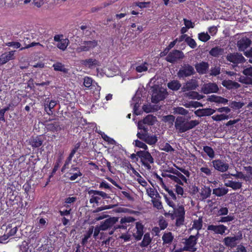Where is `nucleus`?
I'll return each instance as SVG.
<instances>
[{
  "label": "nucleus",
  "mask_w": 252,
  "mask_h": 252,
  "mask_svg": "<svg viewBox=\"0 0 252 252\" xmlns=\"http://www.w3.org/2000/svg\"><path fill=\"white\" fill-rule=\"evenodd\" d=\"M199 124L197 120L188 121L184 117H178L175 121V128L178 133H182L194 128Z\"/></svg>",
  "instance_id": "nucleus-1"
},
{
  "label": "nucleus",
  "mask_w": 252,
  "mask_h": 252,
  "mask_svg": "<svg viewBox=\"0 0 252 252\" xmlns=\"http://www.w3.org/2000/svg\"><path fill=\"white\" fill-rule=\"evenodd\" d=\"M137 156L140 158L142 164L148 170L151 169L150 163H153L154 159L151 154L147 151H139L136 153Z\"/></svg>",
  "instance_id": "nucleus-2"
},
{
  "label": "nucleus",
  "mask_w": 252,
  "mask_h": 252,
  "mask_svg": "<svg viewBox=\"0 0 252 252\" xmlns=\"http://www.w3.org/2000/svg\"><path fill=\"white\" fill-rule=\"evenodd\" d=\"M198 234V233L196 236L190 235L189 238L184 239V241L182 242V243L184 245V247L182 249L183 251L190 252H194L196 251L197 249L195 246L197 244L198 239L197 235Z\"/></svg>",
  "instance_id": "nucleus-3"
},
{
  "label": "nucleus",
  "mask_w": 252,
  "mask_h": 252,
  "mask_svg": "<svg viewBox=\"0 0 252 252\" xmlns=\"http://www.w3.org/2000/svg\"><path fill=\"white\" fill-rule=\"evenodd\" d=\"M137 137L145 143L150 145H155L158 141V138L156 135H151L147 132L138 131L136 134Z\"/></svg>",
  "instance_id": "nucleus-4"
},
{
  "label": "nucleus",
  "mask_w": 252,
  "mask_h": 252,
  "mask_svg": "<svg viewBox=\"0 0 252 252\" xmlns=\"http://www.w3.org/2000/svg\"><path fill=\"white\" fill-rule=\"evenodd\" d=\"M195 73L194 68L191 65L184 64L177 72V76L180 79H184L186 77L190 76Z\"/></svg>",
  "instance_id": "nucleus-5"
},
{
  "label": "nucleus",
  "mask_w": 252,
  "mask_h": 252,
  "mask_svg": "<svg viewBox=\"0 0 252 252\" xmlns=\"http://www.w3.org/2000/svg\"><path fill=\"white\" fill-rule=\"evenodd\" d=\"M185 57L183 52L178 50H174L169 52L165 58V60L170 63H175Z\"/></svg>",
  "instance_id": "nucleus-6"
},
{
  "label": "nucleus",
  "mask_w": 252,
  "mask_h": 252,
  "mask_svg": "<svg viewBox=\"0 0 252 252\" xmlns=\"http://www.w3.org/2000/svg\"><path fill=\"white\" fill-rule=\"evenodd\" d=\"M97 45V41L94 40L92 41H84L79 46L76 48V51L77 53L89 51L90 50L96 47Z\"/></svg>",
  "instance_id": "nucleus-7"
},
{
  "label": "nucleus",
  "mask_w": 252,
  "mask_h": 252,
  "mask_svg": "<svg viewBox=\"0 0 252 252\" xmlns=\"http://www.w3.org/2000/svg\"><path fill=\"white\" fill-rule=\"evenodd\" d=\"M198 81L194 77L188 80L184 83L181 88L182 92H186L192 90H195L198 87Z\"/></svg>",
  "instance_id": "nucleus-8"
},
{
  "label": "nucleus",
  "mask_w": 252,
  "mask_h": 252,
  "mask_svg": "<svg viewBox=\"0 0 252 252\" xmlns=\"http://www.w3.org/2000/svg\"><path fill=\"white\" fill-rule=\"evenodd\" d=\"M211 163L214 169L220 172H225L229 168V164L220 159L213 160Z\"/></svg>",
  "instance_id": "nucleus-9"
},
{
  "label": "nucleus",
  "mask_w": 252,
  "mask_h": 252,
  "mask_svg": "<svg viewBox=\"0 0 252 252\" xmlns=\"http://www.w3.org/2000/svg\"><path fill=\"white\" fill-rule=\"evenodd\" d=\"M226 60L235 64L241 63L245 61V58L242 54L238 53H230L226 56Z\"/></svg>",
  "instance_id": "nucleus-10"
},
{
  "label": "nucleus",
  "mask_w": 252,
  "mask_h": 252,
  "mask_svg": "<svg viewBox=\"0 0 252 252\" xmlns=\"http://www.w3.org/2000/svg\"><path fill=\"white\" fill-rule=\"evenodd\" d=\"M118 218L117 217H110L106 219L104 221L100 222V229L102 231H105L110 229L113 226H115V224L118 222Z\"/></svg>",
  "instance_id": "nucleus-11"
},
{
  "label": "nucleus",
  "mask_w": 252,
  "mask_h": 252,
  "mask_svg": "<svg viewBox=\"0 0 252 252\" xmlns=\"http://www.w3.org/2000/svg\"><path fill=\"white\" fill-rule=\"evenodd\" d=\"M33 39H34V36L32 33L27 34L26 36H24L23 41L24 42L25 46L21 48L20 50H22L24 49L29 48L36 45L42 47H44L43 45L41 44L39 42H31L32 40Z\"/></svg>",
  "instance_id": "nucleus-12"
},
{
  "label": "nucleus",
  "mask_w": 252,
  "mask_h": 252,
  "mask_svg": "<svg viewBox=\"0 0 252 252\" xmlns=\"http://www.w3.org/2000/svg\"><path fill=\"white\" fill-rule=\"evenodd\" d=\"M219 90L217 85L215 83H209L204 84L201 91L205 94L217 93Z\"/></svg>",
  "instance_id": "nucleus-13"
},
{
  "label": "nucleus",
  "mask_w": 252,
  "mask_h": 252,
  "mask_svg": "<svg viewBox=\"0 0 252 252\" xmlns=\"http://www.w3.org/2000/svg\"><path fill=\"white\" fill-rule=\"evenodd\" d=\"M227 229V227L223 224H220L218 225L211 224L209 225L207 227L208 230L212 231L215 234L220 235H223Z\"/></svg>",
  "instance_id": "nucleus-14"
},
{
  "label": "nucleus",
  "mask_w": 252,
  "mask_h": 252,
  "mask_svg": "<svg viewBox=\"0 0 252 252\" xmlns=\"http://www.w3.org/2000/svg\"><path fill=\"white\" fill-rule=\"evenodd\" d=\"M173 213H170V211L168 212H165L164 213V215L165 216H171L173 219H174V217H185V209L184 207L182 206H179L178 208H176L174 207L173 208Z\"/></svg>",
  "instance_id": "nucleus-15"
},
{
  "label": "nucleus",
  "mask_w": 252,
  "mask_h": 252,
  "mask_svg": "<svg viewBox=\"0 0 252 252\" xmlns=\"http://www.w3.org/2000/svg\"><path fill=\"white\" fill-rule=\"evenodd\" d=\"M239 240L238 236L226 237L223 239V243L225 246L230 248L231 249L235 247L238 243L237 241Z\"/></svg>",
  "instance_id": "nucleus-16"
},
{
  "label": "nucleus",
  "mask_w": 252,
  "mask_h": 252,
  "mask_svg": "<svg viewBox=\"0 0 252 252\" xmlns=\"http://www.w3.org/2000/svg\"><path fill=\"white\" fill-rule=\"evenodd\" d=\"M50 123H47L45 125V127L49 131L52 132H58L62 129L60 123L59 121H53L49 120Z\"/></svg>",
  "instance_id": "nucleus-17"
},
{
  "label": "nucleus",
  "mask_w": 252,
  "mask_h": 252,
  "mask_svg": "<svg viewBox=\"0 0 252 252\" xmlns=\"http://www.w3.org/2000/svg\"><path fill=\"white\" fill-rule=\"evenodd\" d=\"M209 63L205 62H201L195 64L196 71L200 74H206L209 69Z\"/></svg>",
  "instance_id": "nucleus-18"
},
{
  "label": "nucleus",
  "mask_w": 252,
  "mask_h": 252,
  "mask_svg": "<svg viewBox=\"0 0 252 252\" xmlns=\"http://www.w3.org/2000/svg\"><path fill=\"white\" fill-rule=\"evenodd\" d=\"M43 141V137L41 135H39L31 137L29 140V143L33 148H36L41 146Z\"/></svg>",
  "instance_id": "nucleus-19"
},
{
  "label": "nucleus",
  "mask_w": 252,
  "mask_h": 252,
  "mask_svg": "<svg viewBox=\"0 0 252 252\" xmlns=\"http://www.w3.org/2000/svg\"><path fill=\"white\" fill-rule=\"evenodd\" d=\"M165 98V94L161 91L153 90L152 94V101L157 103Z\"/></svg>",
  "instance_id": "nucleus-20"
},
{
  "label": "nucleus",
  "mask_w": 252,
  "mask_h": 252,
  "mask_svg": "<svg viewBox=\"0 0 252 252\" xmlns=\"http://www.w3.org/2000/svg\"><path fill=\"white\" fill-rule=\"evenodd\" d=\"M14 52L15 51H11L2 54L0 56V64H4L10 60H13L14 59Z\"/></svg>",
  "instance_id": "nucleus-21"
},
{
  "label": "nucleus",
  "mask_w": 252,
  "mask_h": 252,
  "mask_svg": "<svg viewBox=\"0 0 252 252\" xmlns=\"http://www.w3.org/2000/svg\"><path fill=\"white\" fill-rule=\"evenodd\" d=\"M252 43L251 40L247 37H243L237 42V46L240 51H244L249 47Z\"/></svg>",
  "instance_id": "nucleus-22"
},
{
  "label": "nucleus",
  "mask_w": 252,
  "mask_h": 252,
  "mask_svg": "<svg viewBox=\"0 0 252 252\" xmlns=\"http://www.w3.org/2000/svg\"><path fill=\"white\" fill-rule=\"evenodd\" d=\"M216 110L211 108L199 109L195 111V114L199 117L208 116L212 115Z\"/></svg>",
  "instance_id": "nucleus-23"
},
{
  "label": "nucleus",
  "mask_w": 252,
  "mask_h": 252,
  "mask_svg": "<svg viewBox=\"0 0 252 252\" xmlns=\"http://www.w3.org/2000/svg\"><path fill=\"white\" fill-rule=\"evenodd\" d=\"M141 104V98L139 96L137 95H135L131 100V105L133 106V113L136 115H138L140 114V113L137 112L138 109L140 106V104Z\"/></svg>",
  "instance_id": "nucleus-24"
},
{
  "label": "nucleus",
  "mask_w": 252,
  "mask_h": 252,
  "mask_svg": "<svg viewBox=\"0 0 252 252\" xmlns=\"http://www.w3.org/2000/svg\"><path fill=\"white\" fill-rule=\"evenodd\" d=\"M136 232L133 234L135 239L139 241L141 239L143 235V225L140 222H136Z\"/></svg>",
  "instance_id": "nucleus-25"
},
{
  "label": "nucleus",
  "mask_w": 252,
  "mask_h": 252,
  "mask_svg": "<svg viewBox=\"0 0 252 252\" xmlns=\"http://www.w3.org/2000/svg\"><path fill=\"white\" fill-rule=\"evenodd\" d=\"M222 85L223 87L229 90L236 89L241 87L238 83L230 80H223L222 82Z\"/></svg>",
  "instance_id": "nucleus-26"
},
{
  "label": "nucleus",
  "mask_w": 252,
  "mask_h": 252,
  "mask_svg": "<svg viewBox=\"0 0 252 252\" xmlns=\"http://www.w3.org/2000/svg\"><path fill=\"white\" fill-rule=\"evenodd\" d=\"M81 63L86 67L92 68L98 65L99 62L96 59L90 58L81 61Z\"/></svg>",
  "instance_id": "nucleus-27"
},
{
  "label": "nucleus",
  "mask_w": 252,
  "mask_h": 252,
  "mask_svg": "<svg viewBox=\"0 0 252 252\" xmlns=\"http://www.w3.org/2000/svg\"><path fill=\"white\" fill-rule=\"evenodd\" d=\"M224 186L232 188L234 190H237L241 188L242 184L239 182L228 181L224 183Z\"/></svg>",
  "instance_id": "nucleus-28"
},
{
  "label": "nucleus",
  "mask_w": 252,
  "mask_h": 252,
  "mask_svg": "<svg viewBox=\"0 0 252 252\" xmlns=\"http://www.w3.org/2000/svg\"><path fill=\"white\" fill-rule=\"evenodd\" d=\"M224 53V49L220 47H215L211 49L209 51V54L214 57H218L222 55Z\"/></svg>",
  "instance_id": "nucleus-29"
},
{
  "label": "nucleus",
  "mask_w": 252,
  "mask_h": 252,
  "mask_svg": "<svg viewBox=\"0 0 252 252\" xmlns=\"http://www.w3.org/2000/svg\"><path fill=\"white\" fill-rule=\"evenodd\" d=\"M200 176L202 177L211 176L212 175V169L210 168L207 165H205L200 168Z\"/></svg>",
  "instance_id": "nucleus-30"
},
{
  "label": "nucleus",
  "mask_w": 252,
  "mask_h": 252,
  "mask_svg": "<svg viewBox=\"0 0 252 252\" xmlns=\"http://www.w3.org/2000/svg\"><path fill=\"white\" fill-rule=\"evenodd\" d=\"M228 191V189L227 188H218L213 189V193L217 196L220 197L227 194Z\"/></svg>",
  "instance_id": "nucleus-31"
},
{
  "label": "nucleus",
  "mask_w": 252,
  "mask_h": 252,
  "mask_svg": "<svg viewBox=\"0 0 252 252\" xmlns=\"http://www.w3.org/2000/svg\"><path fill=\"white\" fill-rule=\"evenodd\" d=\"M147 126H153L157 121L156 116L152 115H148L142 120Z\"/></svg>",
  "instance_id": "nucleus-32"
},
{
  "label": "nucleus",
  "mask_w": 252,
  "mask_h": 252,
  "mask_svg": "<svg viewBox=\"0 0 252 252\" xmlns=\"http://www.w3.org/2000/svg\"><path fill=\"white\" fill-rule=\"evenodd\" d=\"M200 194L202 200L209 197L211 194V189L209 187L204 186L200 191Z\"/></svg>",
  "instance_id": "nucleus-33"
},
{
  "label": "nucleus",
  "mask_w": 252,
  "mask_h": 252,
  "mask_svg": "<svg viewBox=\"0 0 252 252\" xmlns=\"http://www.w3.org/2000/svg\"><path fill=\"white\" fill-rule=\"evenodd\" d=\"M181 84L178 80H173L167 84L168 87L173 91H178L181 87Z\"/></svg>",
  "instance_id": "nucleus-34"
},
{
  "label": "nucleus",
  "mask_w": 252,
  "mask_h": 252,
  "mask_svg": "<svg viewBox=\"0 0 252 252\" xmlns=\"http://www.w3.org/2000/svg\"><path fill=\"white\" fill-rule=\"evenodd\" d=\"M166 171L176 175V176L179 177L180 179H182L183 181H184L186 183H187V179L184 175H183L181 172H180L177 170L174 169L173 168H170L169 170H167Z\"/></svg>",
  "instance_id": "nucleus-35"
},
{
  "label": "nucleus",
  "mask_w": 252,
  "mask_h": 252,
  "mask_svg": "<svg viewBox=\"0 0 252 252\" xmlns=\"http://www.w3.org/2000/svg\"><path fill=\"white\" fill-rule=\"evenodd\" d=\"M152 239L150 237V234L149 233H146L144 235V238L140 244L141 247H145L149 245L151 242Z\"/></svg>",
  "instance_id": "nucleus-36"
},
{
  "label": "nucleus",
  "mask_w": 252,
  "mask_h": 252,
  "mask_svg": "<svg viewBox=\"0 0 252 252\" xmlns=\"http://www.w3.org/2000/svg\"><path fill=\"white\" fill-rule=\"evenodd\" d=\"M69 44V40L67 38H64L62 39L59 43H57L56 44L57 47L62 51H64Z\"/></svg>",
  "instance_id": "nucleus-37"
},
{
  "label": "nucleus",
  "mask_w": 252,
  "mask_h": 252,
  "mask_svg": "<svg viewBox=\"0 0 252 252\" xmlns=\"http://www.w3.org/2000/svg\"><path fill=\"white\" fill-rule=\"evenodd\" d=\"M177 42V39H175L172 42H171L169 45L164 50V51L160 53V56L162 57L167 55L169 50L175 46Z\"/></svg>",
  "instance_id": "nucleus-38"
},
{
  "label": "nucleus",
  "mask_w": 252,
  "mask_h": 252,
  "mask_svg": "<svg viewBox=\"0 0 252 252\" xmlns=\"http://www.w3.org/2000/svg\"><path fill=\"white\" fill-rule=\"evenodd\" d=\"M173 113L174 114H180L182 115H187L189 111L182 107H174L173 109Z\"/></svg>",
  "instance_id": "nucleus-39"
},
{
  "label": "nucleus",
  "mask_w": 252,
  "mask_h": 252,
  "mask_svg": "<svg viewBox=\"0 0 252 252\" xmlns=\"http://www.w3.org/2000/svg\"><path fill=\"white\" fill-rule=\"evenodd\" d=\"M93 232H94V226H92L89 228L86 234L84 235V238L82 239V244L84 245L87 242L88 240L91 237V235L93 233Z\"/></svg>",
  "instance_id": "nucleus-40"
},
{
  "label": "nucleus",
  "mask_w": 252,
  "mask_h": 252,
  "mask_svg": "<svg viewBox=\"0 0 252 252\" xmlns=\"http://www.w3.org/2000/svg\"><path fill=\"white\" fill-rule=\"evenodd\" d=\"M162 239L164 243L170 244L173 241V237L172 235V233L171 232H168L164 234V235L162 236Z\"/></svg>",
  "instance_id": "nucleus-41"
},
{
  "label": "nucleus",
  "mask_w": 252,
  "mask_h": 252,
  "mask_svg": "<svg viewBox=\"0 0 252 252\" xmlns=\"http://www.w3.org/2000/svg\"><path fill=\"white\" fill-rule=\"evenodd\" d=\"M220 73V65H216L214 67H211L210 69V76H216Z\"/></svg>",
  "instance_id": "nucleus-42"
},
{
  "label": "nucleus",
  "mask_w": 252,
  "mask_h": 252,
  "mask_svg": "<svg viewBox=\"0 0 252 252\" xmlns=\"http://www.w3.org/2000/svg\"><path fill=\"white\" fill-rule=\"evenodd\" d=\"M135 220V219L132 217L128 216V217H124L121 218L120 220V223H124L126 225L128 226L130 222H133Z\"/></svg>",
  "instance_id": "nucleus-43"
},
{
  "label": "nucleus",
  "mask_w": 252,
  "mask_h": 252,
  "mask_svg": "<svg viewBox=\"0 0 252 252\" xmlns=\"http://www.w3.org/2000/svg\"><path fill=\"white\" fill-rule=\"evenodd\" d=\"M203 150L210 158H213L215 157V152L211 147L207 146H204Z\"/></svg>",
  "instance_id": "nucleus-44"
},
{
  "label": "nucleus",
  "mask_w": 252,
  "mask_h": 252,
  "mask_svg": "<svg viewBox=\"0 0 252 252\" xmlns=\"http://www.w3.org/2000/svg\"><path fill=\"white\" fill-rule=\"evenodd\" d=\"M53 67L56 71H60L64 73L67 72V69L64 67V65L60 63H57L54 64Z\"/></svg>",
  "instance_id": "nucleus-45"
},
{
  "label": "nucleus",
  "mask_w": 252,
  "mask_h": 252,
  "mask_svg": "<svg viewBox=\"0 0 252 252\" xmlns=\"http://www.w3.org/2000/svg\"><path fill=\"white\" fill-rule=\"evenodd\" d=\"M133 144L135 147L143 149L144 150V151H146L148 149V146L143 141H141L138 139L135 140L133 141Z\"/></svg>",
  "instance_id": "nucleus-46"
},
{
  "label": "nucleus",
  "mask_w": 252,
  "mask_h": 252,
  "mask_svg": "<svg viewBox=\"0 0 252 252\" xmlns=\"http://www.w3.org/2000/svg\"><path fill=\"white\" fill-rule=\"evenodd\" d=\"M147 124H146L143 120L139 121L137 124V127L138 129H140L143 132H147L148 131L149 129L147 126Z\"/></svg>",
  "instance_id": "nucleus-47"
},
{
  "label": "nucleus",
  "mask_w": 252,
  "mask_h": 252,
  "mask_svg": "<svg viewBox=\"0 0 252 252\" xmlns=\"http://www.w3.org/2000/svg\"><path fill=\"white\" fill-rule=\"evenodd\" d=\"M212 119L215 121H220L228 119L229 116L225 114L214 115L212 117Z\"/></svg>",
  "instance_id": "nucleus-48"
},
{
  "label": "nucleus",
  "mask_w": 252,
  "mask_h": 252,
  "mask_svg": "<svg viewBox=\"0 0 252 252\" xmlns=\"http://www.w3.org/2000/svg\"><path fill=\"white\" fill-rule=\"evenodd\" d=\"M202 219L201 218H199L197 220L193 221V224L192 227L199 230L202 228Z\"/></svg>",
  "instance_id": "nucleus-49"
},
{
  "label": "nucleus",
  "mask_w": 252,
  "mask_h": 252,
  "mask_svg": "<svg viewBox=\"0 0 252 252\" xmlns=\"http://www.w3.org/2000/svg\"><path fill=\"white\" fill-rule=\"evenodd\" d=\"M239 81L246 85H252V77L247 76L241 77Z\"/></svg>",
  "instance_id": "nucleus-50"
},
{
  "label": "nucleus",
  "mask_w": 252,
  "mask_h": 252,
  "mask_svg": "<svg viewBox=\"0 0 252 252\" xmlns=\"http://www.w3.org/2000/svg\"><path fill=\"white\" fill-rule=\"evenodd\" d=\"M163 120L165 122H167L171 125H173V123L176 120L175 116L172 115H169L164 116L163 117Z\"/></svg>",
  "instance_id": "nucleus-51"
},
{
  "label": "nucleus",
  "mask_w": 252,
  "mask_h": 252,
  "mask_svg": "<svg viewBox=\"0 0 252 252\" xmlns=\"http://www.w3.org/2000/svg\"><path fill=\"white\" fill-rule=\"evenodd\" d=\"M185 42L190 48L192 49H194L196 47V43L195 40L189 36L186 38Z\"/></svg>",
  "instance_id": "nucleus-52"
},
{
  "label": "nucleus",
  "mask_w": 252,
  "mask_h": 252,
  "mask_svg": "<svg viewBox=\"0 0 252 252\" xmlns=\"http://www.w3.org/2000/svg\"><path fill=\"white\" fill-rule=\"evenodd\" d=\"M244 104H245L243 102H237L234 101H232L230 103L229 106L233 109H239L241 108L244 105Z\"/></svg>",
  "instance_id": "nucleus-53"
},
{
  "label": "nucleus",
  "mask_w": 252,
  "mask_h": 252,
  "mask_svg": "<svg viewBox=\"0 0 252 252\" xmlns=\"http://www.w3.org/2000/svg\"><path fill=\"white\" fill-rule=\"evenodd\" d=\"M146 191L148 195L153 199L155 198L154 196L156 197H160L159 194L157 192H155L154 189L151 188L147 189Z\"/></svg>",
  "instance_id": "nucleus-54"
},
{
  "label": "nucleus",
  "mask_w": 252,
  "mask_h": 252,
  "mask_svg": "<svg viewBox=\"0 0 252 252\" xmlns=\"http://www.w3.org/2000/svg\"><path fill=\"white\" fill-rule=\"evenodd\" d=\"M101 135L104 141L107 142L109 144L112 145L116 144V142L113 138L109 137L107 135H106L104 132H102Z\"/></svg>",
  "instance_id": "nucleus-55"
},
{
  "label": "nucleus",
  "mask_w": 252,
  "mask_h": 252,
  "mask_svg": "<svg viewBox=\"0 0 252 252\" xmlns=\"http://www.w3.org/2000/svg\"><path fill=\"white\" fill-rule=\"evenodd\" d=\"M8 228H11L10 231L7 234H5L8 238L10 236H14L18 230V228L17 227H14V228H11V224H9L7 226L6 229L7 230Z\"/></svg>",
  "instance_id": "nucleus-56"
},
{
  "label": "nucleus",
  "mask_w": 252,
  "mask_h": 252,
  "mask_svg": "<svg viewBox=\"0 0 252 252\" xmlns=\"http://www.w3.org/2000/svg\"><path fill=\"white\" fill-rule=\"evenodd\" d=\"M199 40L203 42H206L210 39V36L207 33L201 32L198 34Z\"/></svg>",
  "instance_id": "nucleus-57"
},
{
  "label": "nucleus",
  "mask_w": 252,
  "mask_h": 252,
  "mask_svg": "<svg viewBox=\"0 0 252 252\" xmlns=\"http://www.w3.org/2000/svg\"><path fill=\"white\" fill-rule=\"evenodd\" d=\"M152 202L153 203L154 207L156 208L157 209L160 210L162 208L161 202L159 201L158 199L154 198L152 200Z\"/></svg>",
  "instance_id": "nucleus-58"
},
{
  "label": "nucleus",
  "mask_w": 252,
  "mask_h": 252,
  "mask_svg": "<svg viewBox=\"0 0 252 252\" xmlns=\"http://www.w3.org/2000/svg\"><path fill=\"white\" fill-rule=\"evenodd\" d=\"M148 63H144L143 64H142L140 65L136 66V70L138 72H142L143 71H146L148 70Z\"/></svg>",
  "instance_id": "nucleus-59"
},
{
  "label": "nucleus",
  "mask_w": 252,
  "mask_h": 252,
  "mask_svg": "<svg viewBox=\"0 0 252 252\" xmlns=\"http://www.w3.org/2000/svg\"><path fill=\"white\" fill-rule=\"evenodd\" d=\"M93 83V79L89 77L86 76L84 78V85L86 88L91 87Z\"/></svg>",
  "instance_id": "nucleus-60"
},
{
  "label": "nucleus",
  "mask_w": 252,
  "mask_h": 252,
  "mask_svg": "<svg viewBox=\"0 0 252 252\" xmlns=\"http://www.w3.org/2000/svg\"><path fill=\"white\" fill-rule=\"evenodd\" d=\"M161 150L166 152H172L174 151V149L168 143H166L164 145H163Z\"/></svg>",
  "instance_id": "nucleus-61"
},
{
  "label": "nucleus",
  "mask_w": 252,
  "mask_h": 252,
  "mask_svg": "<svg viewBox=\"0 0 252 252\" xmlns=\"http://www.w3.org/2000/svg\"><path fill=\"white\" fill-rule=\"evenodd\" d=\"M99 188L100 189H109L110 190H111L113 188L112 186H110L109 184L105 181L101 182L99 184Z\"/></svg>",
  "instance_id": "nucleus-62"
},
{
  "label": "nucleus",
  "mask_w": 252,
  "mask_h": 252,
  "mask_svg": "<svg viewBox=\"0 0 252 252\" xmlns=\"http://www.w3.org/2000/svg\"><path fill=\"white\" fill-rule=\"evenodd\" d=\"M184 106L187 108H189L190 107H197L199 106H202V104L197 101H191L189 104H186L184 105Z\"/></svg>",
  "instance_id": "nucleus-63"
},
{
  "label": "nucleus",
  "mask_w": 252,
  "mask_h": 252,
  "mask_svg": "<svg viewBox=\"0 0 252 252\" xmlns=\"http://www.w3.org/2000/svg\"><path fill=\"white\" fill-rule=\"evenodd\" d=\"M242 73L245 76L252 77V66L245 68L243 70Z\"/></svg>",
  "instance_id": "nucleus-64"
}]
</instances>
